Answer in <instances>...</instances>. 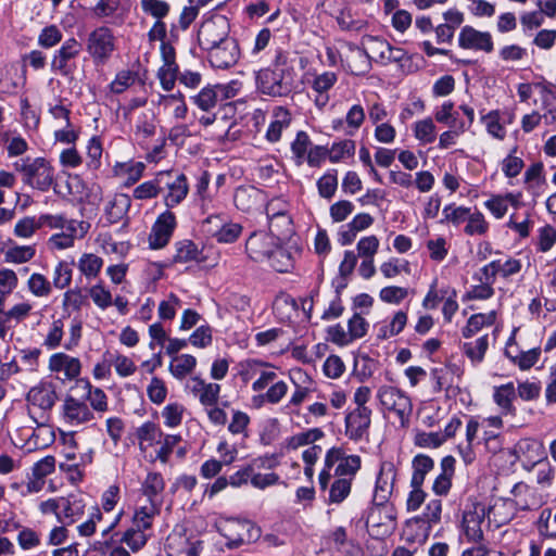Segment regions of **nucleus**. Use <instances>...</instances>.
Returning a JSON list of instances; mask_svg holds the SVG:
<instances>
[{
  "label": "nucleus",
  "instance_id": "nucleus-1",
  "mask_svg": "<svg viewBox=\"0 0 556 556\" xmlns=\"http://www.w3.org/2000/svg\"><path fill=\"white\" fill-rule=\"evenodd\" d=\"M294 81V68L288 55L278 51L273 64L255 74L256 88L269 97H285L291 93Z\"/></svg>",
  "mask_w": 556,
  "mask_h": 556
},
{
  "label": "nucleus",
  "instance_id": "nucleus-2",
  "mask_svg": "<svg viewBox=\"0 0 556 556\" xmlns=\"http://www.w3.org/2000/svg\"><path fill=\"white\" fill-rule=\"evenodd\" d=\"M380 410L386 418L400 428H407L413 413V403L406 392L392 386H381L376 394Z\"/></svg>",
  "mask_w": 556,
  "mask_h": 556
},
{
  "label": "nucleus",
  "instance_id": "nucleus-3",
  "mask_svg": "<svg viewBox=\"0 0 556 556\" xmlns=\"http://www.w3.org/2000/svg\"><path fill=\"white\" fill-rule=\"evenodd\" d=\"M56 401L58 393L52 382L41 381L29 389L26 394L27 412L37 426L50 422Z\"/></svg>",
  "mask_w": 556,
  "mask_h": 556
},
{
  "label": "nucleus",
  "instance_id": "nucleus-4",
  "mask_svg": "<svg viewBox=\"0 0 556 556\" xmlns=\"http://www.w3.org/2000/svg\"><path fill=\"white\" fill-rule=\"evenodd\" d=\"M13 165L22 175L24 185L33 189L45 192L54 184V168L45 157H24Z\"/></svg>",
  "mask_w": 556,
  "mask_h": 556
},
{
  "label": "nucleus",
  "instance_id": "nucleus-5",
  "mask_svg": "<svg viewBox=\"0 0 556 556\" xmlns=\"http://www.w3.org/2000/svg\"><path fill=\"white\" fill-rule=\"evenodd\" d=\"M334 469L336 476L353 477L361 468V457L358 455H346L341 447H331L325 456L324 469L319 473L318 482L323 490L328 486L331 478V468Z\"/></svg>",
  "mask_w": 556,
  "mask_h": 556
},
{
  "label": "nucleus",
  "instance_id": "nucleus-6",
  "mask_svg": "<svg viewBox=\"0 0 556 556\" xmlns=\"http://www.w3.org/2000/svg\"><path fill=\"white\" fill-rule=\"evenodd\" d=\"M116 49L113 30L106 26L94 28L87 38L86 51L96 65H104Z\"/></svg>",
  "mask_w": 556,
  "mask_h": 556
},
{
  "label": "nucleus",
  "instance_id": "nucleus-7",
  "mask_svg": "<svg viewBox=\"0 0 556 556\" xmlns=\"http://www.w3.org/2000/svg\"><path fill=\"white\" fill-rule=\"evenodd\" d=\"M230 23L220 14H214L204 20L198 31V41L203 50L213 48L230 37Z\"/></svg>",
  "mask_w": 556,
  "mask_h": 556
},
{
  "label": "nucleus",
  "instance_id": "nucleus-8",
  "mask_svg": "<svg viewBox=\"0 0 556 556\" xmlns=\"http://www.w3.org/2000/svg\"><path fill=\"white\" fill-rule=\"evenodd\" d=\"M366 526L374 535H390L396 528V509L389 503H374Z\"/></svg>",
  "mask_w": 556,
  "mask_h": 556
},
{
  "label": "nucleus",
  "instance_id": "nucleus-9",
  "mask_svg": "<svg viewBox=\"0 0 556 556\" xmlns=\"http://www.w3.org/2000/svg\"><path fill=\"white\" fill-rule=\"evenodd\" d=\"M80 51V42L74 37L67 38L54 52L51 60V71L63 77L73 75L76 70L75 60Z\"/></svg>",
  "mask_w": 556,
  "mask_h": 556
},
{
  "label": "nucleus",
  "instance_id": "nucleus-10",
  "mask_svg": "<svg viewBox=\"0 0 556 556\" xmlns=\"http://www.w3.org/2000/svg\"><path fill=\"white\" fill-rule=\"evenodd\" d=\"M48 370L63 382L73 381L81 374V362L78 357L56 352L49 357Z\"/></svg>",
  "mask_w": 556,
  "mask_h": 556
},
{
  "label": "nucleus",
  "instance_id": "nucleus-11",
  "mask_svg": "<svg viewBox=\"0 0 556 556\" xmlns=\"http://www.w3.org/2000/svg\"><path fill=\"white\" fill-rule=\"evenodd\" d=\"M339 56L344 68L353 75H365L371 68L370 56L364 48L344 43Z\"/></svg>",
  "mask_w": 556,
  "mask_h": 556
},
{
  "label": "nucleus",
  "instance_id": "nucleus-12",
  "mask_svg": "<svg viewBox=\"0 0 556 556\" xmlns=\"http://www.w3.org/2000/svg\"><path fill=\"white\" fill-rule=\"evenodd\" d=\"M162 191L166 189L164 195V204L167 207H175L188 194L187 178L184 174H173L170 172H162Z\"/></svg>",
  "mask_w": 556,
  "mask_h": 556
},
{
  "label": "nucleus",
  "instance_id": "nucleus-13",
  "mask_svg": "<svg viewBox=\"0 0 556 556\" xmlns=\"http://www.w3.org/2000/svg\"><path fill=\"white\" fill-rule=\"evenodd\" d=\"M176 216L170 211L159 215L149 235V245L157 250L164 248L170 240L176 228Z\"/></svg>",
  "mask_w": 556,
  "mask_h": 556
},
{
  "label": "nucleus",
  "instance_id": "nucleus-14",
  "mask_svg": "<svg viewBox=\"0 0 556 556\" xmlns=\"http://www.w3.org/2000/svg\"><path fill=\"white\" fill-rule=\"evenodd\" d=\"M62 419L72 427H78L93 420V413L89 406L72 395H67L61 406Z\"/></svg>",
  "mask_w": 556,
  "mask_h": 556
},
{
  "label": "nucleus",
  "instance_id": "nucleus-15",
  "mask_svg": "<svg viewBox=\"0 0 556 556\" xmlns=\"http://www.w3.org/2000/svg\"><path fill=\"white\" fill-rule=\"evenodd\" d=\"M208 61L216 68H228L235 65L240 58V49L235 38L215 45L206 49Z\"/></svg>",
  "mask_w": 556,
  "mask_h": 556
},
{
  "label": "nucleus",
  "instance_id": "nucleus-16",
  "mask_svg": "<svg viewBox=\"0 0 556 556\" xmlns=\"http://www.w3.org/2000/svg\"><path fill=\"white\" fill-rule=\"evenodd\" d=\"M90 224L84 220L71 223L67 229L53 233L47 241L51 251H62L74 247L76 239L84 238L89 231Z\"/></svg>",
  "mask_w": 556,
  "mask_h": 556
},
{
  "label": "nucleus",
  "instance_id": "nucleus-17",
  "mask_svg": "<svg viewBox=\"0 0 556 556\" xmlns=\"http://www.w3.org/2000/svg\"><path fill=\"white\" fill-rule=\"evenodd\" d=\"M277 239L264 231L253 232L245 242L248 256L257 263H263L270 257L275 251Z\"/></svg>",
  "mask_w": 556,
  "mask_h": 556
},
{
  "label": "nucleus",
  "instance_id": "nucleus-18",
  "mask_svg": "<svg viewBox=\"0 0 556 556\" xmlns=\"http://www.w3.org/2000/svg\"><path fill=\"white\" fill-rule=\"evenodd\" d=\"M515 454L527 470H532L534 466L546 459L543 443L531 438L519 440L515 446Z\"/></svg>",
  "mask_w": 556,
  "mask_h": 556
},
{
  "label": "nucleus",
  "instance_id": "nucleus-19",
  "mask_svg": "<svg viewBox=\"0 0 556 556\" xmlns=\"http://www.w3.org/2000/svg\"><path fill=\"white\" fill-rule=\"evenodd\" d=\"M371 414L370 408L350 410L344 418L345 435L353 441H359L367 437L371 425Z\"/></svg>",
  "mask_w": 556,
  "mask_h": 556
},
{
  "label": "nucleus",
  "instance_id": "nucleus-20",
  "mask_svg": "<svg viewBox=\"0 0 556 556\" xmlns=\"http://www.w3.org/2000/svg\"><path fill=\"white\" fill-rule=\"evenodd\" d=\"M219 533L227 540L226 546L228 548H237L241 546L247 540H251L252 535L249 533L253 526L249 521L238 519H227L217 525Z\"/></svg>",
  "mask_w": 556,
  "mask_h": 556
},
{
  "label": "nucleus",
  "instance_id": "nucleus-21",
  "mask_svg": "<svg viewBox=\"0 0 556 556\" xmlns=\"http://www.w3.org/2000/svg\"><path fill=\"white\" fill-rule=\"evenodd\" d=\"M486 509L483 505H473L472 509L466 510L463 515L462 528L469 543H480L483 540L482 523Z\"/></svg>",
  "mask_w": 556,
  "mask_h": 556
},
{
  "label": "nucleus",
  "instance_id": "nucleus-22",
  "mask_svg": "<svg viewBox=\"0 0 556 556\" xmlns=\"http://www.w3.org/2000/svg\"><path fill=\"white\" fill-rule=\"evenodd\" d=\"M472 280L476 283L470 286L466 291L463 296L464 301L488 300L494 295L493 285L495 280L493 278V271L485 269L483 266L473 274Z\"/></svg>",
  "mask_w": 556,
  "mask_h": 556
},
{
  "label": "nucleus",
  "instance_id": "nucleus-23",
  "mask_svg": "<svg viewBox=\"0 0 556 556\" xmlns=\"http://www.w3.org/2000/svg\"><path fill=\"white\" fill-rule=\"evenodd\" d=\"M458 45L463 49L483 51L490 53L493 51L492 36L488 31H480L471 26H464L459 33Z\"/></svg>",
  "mask_w": 556,
  "mask_h": 556
},
{
  "label": "nucleus",
  "instance_id": "nucleus-24",
  "mask_svg": "<svg viewBox=\"0 0 556 556\" xmlns=\"http://www.w3.org/2000/svg\"><path fill=\"white\" fill-rule=\"evenodd\" d=\"M186 389L204 406L216 405L220 392L218 383L205 382L200 377H191L186 383Z\"/></svg>",
  "mask_w": 556,
  "mask_h": 556
},
{
  "label": "nucleus",
  "instance_id": "nucleus-25",
  "mask_svg": "<svg viewBox=\"0 0 556 556\" xmlns=\"http://www.w3.org/2000/svg\"><path fill=\"white\" fill-rule=\"evenodd\" d=\"M86 506V498L80 493H71L67 496H61L59 522L64 525L76 522L83 517Z\"/></svg>",
  "mask_w": 556,
  "mask_h": 556
},
{
  "label": "nucleus",
  "instance_id": "nucleus-26",
  "mask_svg": "<svg viewBox=\"0 0 556 556\" xmlns=\"http://www.w3.org/2000/svg\"><path fill=\"white\" fill-rule=\"evenodd\" d=\"M265 194L253 186L238 187L233 194L236 207L242 212H252L260 208L265 202Z\"/></svg>",
  "mask_w": 556,
  "mask_h": 556
},
{
  "label": "nucleus",
  "instance_id": "nucleus-27",
  "mask_svg": "<svg viewBox=\"0 0 556 556\" xmlns=\"http://www.w3.org/2000/svg\"><path fill=\"white\" fill-rule=\"evenodd\" d=\"M299 253V249L282 247L280 241H277L275 251L270 253V257L265 262L278 273H289L294 268L295 258Z\"/></svg>",
  "mask_w": 556,
  "mask_h": 556
},
{
  "label": "nucleus",
  "instance_id": "nucleus-28",
  "mask_svg": "<svg viewBox=\"0 0 556 556\" xmlns=\"http://www.w3.org/2000/svg\"><path fill=\"white\" fill-rule=\"evenodd\" d=\"M394 478V465L392 463H382L376 481L374 503H388L387 501L393 490Z\"/></svg>",
  "mask_w": 556,
  "mask_h": 556
},
{
  "label": "nucleus",
  "instance_id": "nucleus-29",
  "mask_svg": "<svg viewBox=\"0 0 556 556\" xmlns=\"http://www.w3.org/2000/svg\"><path fill=\"white\" fill-rule=\"evenodd\" d=\"M294 390L289 400V406H300L313 391L312 378L302 369H293L290 372Z\"/></svg>",
  "mask_w": 556,
  "mask_h": 556
},
{
  "label": "nucleus",
  "instance_id": "nucleus-30",
  "mask_svg": "<svg viewBox=\"0 0 556 556\" xmlns=\"http://www.w3.org/2000/svg\"><path fill=\"white\" fill-rule=\"evenodd\" d=\"M374 224V217L368 213L355 215L350 223L339 231L338 240L342 245L351 244L358 232L368 229Z\"/></svg>",
  "mask_w": 556,
  "mask_h": 556
},
{
  "label": "nucleus",
  "instance_id": "nucleus-31",
  "mask_svg": "<svg viewBox=\"0 0 556 556\" xmlns=\"http://www.w3.org/2000/svg\"><path fill=\"white\" fill-rule=\"evenodd\" d=\"M431 529L427 521L415 517L406 521L402 539L408 544L421 545L428 540Z\"/></svg>",
  "mask_w": 556,
  "mask_h": 556
},
{
  "label": "nucleus",
  "instance_id": "nucleus-32",
  "mask_svg": "<svg viewBox=\"0 0 556 556\" xmlns=\"http://www.w3.org/2000/svg\"><path fill=\"white\" fill-rule=\"evenodd\" d=\"M516 397V388L508 382L494 388L493 401L498 406L502 415H516V407L513 402Z\"/></svg>",
  "mask_w": 556,
  "mask_h": 556
},
{
  "label": "nucleus",
  "instance_id": "nucleus-33",
  "mask_svg": "<svg viewBox=\"0 0 556 556\" xmlns=\"http://www.w3.org/2000/svg\"><path fill=\"white\" fill-rule=\"evenodd\" d=\"M441 473L435 478L432 484V491L437 495H446L452 486V478L455 472V458L445 456L441 460Z\"/></svg>",
  "mask_w": 556,
  "mask_h": 556
},
{
  "label": "nucleus",
  "instance_id": "nucleus-34",
  "mask_svg": "<svg viewBox=\"0 0 556 556\" xmlns=\"http://www.w3.org/2000/svg\"><path fill=\"white\" fill-rule=\"evenodd\" d=\"M162 502H144L138 504L134 517L132 523L138 529L148 530L152 527L154 518L161 511Z\"/></svg>",
  "mask_w": 556,
  "mask_h": 556
},
{
  "label": "nucleus",
  "instance_id": "nucleus-35",
  "mask_svg": "<svg viewBox=\"0 0 556 556\" xmlns=\"http://www.w3.org/2000/svg\"><path fill=\"white\" fill-rule=\"evenodd\" d=\"M176 263H204L206 257L203 251L190 240H181L175 243V254L173 256Z\"/></svg>",
  "mask_w": 556,
  "mask_h": 556
},
{
  "label": "nucleus",
  "instance_id": "nucleus-36",
  "mask_svg": "<svg viewBox=\"0 0 556 556\" xmlns=\"http://www.w3.org/2000/svg\"><path fill=\"white\" fill-rule=\"evenodd\" d=\"M130 197L125 193L114 194L105 205V215L110 223L122 220L129 211Z\"/></svg>",
  "mask_w": 556,
  "mask_h": 556
},
{
  "label": "nucleus",
  "instance_id": "nucleus-37",
  "mask_svg": "<svg viewBox=\"0 0 556 556\" xmlns=\"http://www.w3.org/2000/svg\"><path fill=\"white\" fill-rule=\"evenodd\" d=\"M497 318L496 311H490L489 313H477L471 315L466 326L462 329L464 338H472L476 333L482 330L484 327H491L495 324Z\"/></svg>",
  "mask_w": 556,
  "mask_h": 556
},
{
  "label": "nucleus",
  "instance_id": "nucleus-38",
  "mask_svg": "<svg viewBox=\"0 0 556 556\" xmlns=\"http://www.w3.org/2000/svg\"><path fill=\"white\" fill-rule=\"evenodd\" d=\"M290 112L282 106L276 108L273 113V121L270 122L266 132V138L270 142H277L280 139L283 129H287L290 126Z\"/></svg>",
  "mask_w": 556,
  "mask_h": 556
},
{
  "label": "nucleus",
  "instance_id": "nucleus-39",
  "mask_svg": "<svg viewBox=\"0 0 556 556\" xmlns=\"http://www.w3.org/2000/svg\"><path fill=\"white\" fill-rule=\"evenodd\" d=\"M197 366V358L190 354L175 355L168 366L173 377L182 380L191 375Z\"/></svg>",
  "mask_w": 556,
  "mask_h": 556
},
{
  "label": "nucleus",
  "instance_id": "nucleus-40",
  "mask_svg": "<svg viewBox=\"0 0 556 556\" xmlns=\"http://www.w3.org/2000/svg\"><path fill=\"white\" fill-rule=\"evenodd\" d=\"M165 488V482L161 473L149 472L141 484V493L146 497V502H161L159 496Z\"/></svg>",
  "mask_w": 556,
  "mask_h": 556
},
{
  "label": "nucleus",
  "instance_id": "nucleus-41",
  "mask_svg": "<svg viewBox=\"0 0 556 556\" xmlns=\"http://www.w3.org/2000/svg\"><path fill=\"white\" fill-rule=\"evenodd\" d=\"M413 475L410 485L422 486L425 478L434 467V460L425 454H418L412 462Z\"/></svg>",
  "mask_w": 556,
  "mask_h": 556
},
{
  "label": "nucleus",
  "instance_id": "nucleus-42",
  "mask_svg": "<svg viewBox=\"0 0 556 556\" xmlns=\"http://www.w3.org/2000/svg\"><path fill=\"white\" fill-rule=\"evenodd\" d=\"M489 349V336L484 334L475 341L465 342L463 352L469 358L473 366L481 364Z\"/></svg>",
  "mask_w": 556,
  "mask_h": 556
},
{
  "label": "nucleus",
  "instance_id": "nucleus-43",
  "mask_svg": "<svg viewBox=\"0 0 556 556\" xmlns=\"http://www.w3.org/2000/svg\"><path fill=\"white\" fill-rule=\"evenodd\" d=\"M104 356L106 362L114 367L116 374L121 378H127L134 375L137 369L135 362L124 354L118 352H106Z\"/></svg>",
  "mask_w": 556,
  "mask_h": 556
},
{
  "label": "nucleus",
  "instance_id": "nucleus-44",
  "mask_svg": "<svg viewBox=\"0 0 556 556\" xmlns=\"http://www.w3.org/2000/svg\"><path fill=\"white\" fill-rule=\"evenodd\" d=\"M364 49L370 56V61L375 60L381 64H387V55L390 43L378 37L368 36L363 40Z\"/></svg>",
  "mask_w": 556,
  "mask_h": 556
},
{
  "label": "nucleus",
  "instance_id": "nucleus-45",
  "mask_svg": "<svg viewBox=\"0 0 556 556\" xmlns=\"http://www.w3.org/2000/svg\"><path fill=\"white\" fill-rule=\"evenodd\" d=\"M103 260L94 253H83L77 262V268L87 279H94L101 271Z\"/></svg>",
  "mask_w": 556,
  "mask_h": 556
},
{
  "label": "nucleus",
  "instance_id": "nucleus-46",
  "mask_svg": "<svg viewBox=\"0 0 556 556\" xmlns=\"http://www.w3.org/2000/svg\"><path fill=\"white\" fill-rule=\"evenodd\" d=\"M36 255L35 245H18L9 243V248L4 251V260L7 263L24 264L31 261Z\"/></svg>",
  "mask_w": 556,
  "mask_h": 556
},
{
  "label": "nucleus",
  "instance_id": "nucleus-47",
  "mask_svg": "<svg viewBox=\"0 0 556 556\" xmlns=\"http://www.w3.org/2000/svg\"><path fill=\"white\" fill-rule=\"evenodd\" d=\"M159 104L177 119H184L188 112L181 93L162 96Z\"/></svg>",
  "mask_w": 556,
  "mask_h": 556
},
{
  "label": "nucleus",
  "instance_id": "nucleus-48",
  "mask_svg": "<svg viewBox=\"0 0 556 556\" xmlns=\"http://www.w3.org/2000/svg\"><path fill=\"white\" fill-rule=\"evenodd\" d=\"M505 355L516 365L520 370L531 369L541 357V349L533 348L528 351H521L518 354H513L509 350L505 351Z\"/></svg>",
  "mask_w": 556,
  "mask_h": 556
},
{
  "label": "nucleus",
  "instance_id": "nucleus-49",
  "mask_svg": "<svg viewBox=\"0 0 556 556\" xmlns=\"http://www.w3.org/2000/svg\"><path fill=\"white\" fill-rule=\"evenodd\" d=\"M407 324V314L403 311L396 312L389 323L381 325L377 337L381 340L399 334Z\"/></svg>",
  "mask_w": 556,
  "mask_h": 556
},
{
  "label": "nucleus",
  "instance_id": "nucleus-50",
  "mask_svg": "<svg viewBox=\"0 0 556 556\" xmlns=\"http://www.w3.org/2000/svg\"><path fill=\"white\" fill-rule=\"evenodd\" d=\"M277 379L278 368L270 363L264 362L251 388L254 392H261L267 389Z\"/></svg>",
  "mask_w": 556,
  "mask_h": 556
},
{
  "label": "nucleus",
  "instance_id": "nucleus-51",
  "mask_svg": "<svg viewBox=\"0 0 556 556\" xmlns=\"http://www.w3.org/2000/svg\"><path fill=\"white\" fill-rule=\"evenodd\" d=\"M144 164L141 162L136 163H121L115 165L114 173L116 176H125L124 185L130 187L136 184L143 174Z\"/></svg>",
  "mask_w": 556,
  "mask_h": 556
},
{
  "label": "nucleus",
  "instance_id": "nucleus-52",
  "mask_svg": "<svg viewBox=\"0 0 556 556\" xmlns=\"http://www.w3.org/2000/svg\"><path fill=\"white\" fill-rule=\"evenodd\" d=\"M514 503L509 500H497L488 510L489 518L497 525L507 523L513 517Z\"/></svg>",
  "mask_w": 556,
  "mask_h": 556
},
{
  "label": "nucleus",
  "instance_id": "nucleus-53",
  "mask_svg": "<svg viewBox=\"0 0 556 556\" xmlns=\"http://www.w3.org/2000/svg\"><path fill=\"white\" fill-rule=\"evenodd\" d=\"M484 268L490 269V271H493V278L495 280L497 274L507 278L519 273L521 269V263L519 260L509 257L504 262L502 260L492 261L489 264L484 265Z\"/></svg>",
  "mask_w": 556,
  "mask_h": 556
},
{
  "label": "nucleus",
  "instance_id": "nucleus-54",
  "mask_svg": "<svg viewBox=\"0 0 556 556\" xmlns=\"http://www.w3.org/2000/svg\"><path fill=\"white\" fill-rule=\"evenodd\" d=\"M162 435V431L152 422H146L137 430V437L141 450H147L153 444L160 443Z\"/></svg>",
  "mask_w": 556,
  "mask_h": 556
},
{
  "label": "nucleus",
  "instance_id": "nucleus-55",
  "mask_svg": "<svg viewBox=\"0 0 556 556\" xmlns=\"http://www.w3.org/2000/svg\"><path fill=\"white\" fill-rule=\"evenodd\" d=\"M27 289L36 298H48L52 292V285L45 275L33 273L27 280Z\"/></svg>",
  "mask_w": 556,
  "mask_h": 556
},
{
  "label": "nucleus",
  "instance_id": "nucleus-56",
  "mask_svg": "<svg viewBox=\"0 0 556 556\" xmlns=\"http://www.w3.org/2000/svg\"><path fill=\"white\" fill-rule=\"evenodd\" d=\"M270 236H274L278 241L289 237L292 231V219L290 215H280L268 218Z\"/></svg>",
  "mask_w": 556,
  "mask_h": 556
},
{
  "label": "nucleus",
  "instance_id": "nucleus-57",
  "mask_svg": "<svg viewBox=\"0 0 556 556\" xmlns=\"http://www.w3.org/2000/svg\"><path fill=\"white\" fill-rule=\"evenodd\" d=\"M324 437V432L319 428L308 429L306 431L296 433L287 440V447L289 450H298L299 447L314 444L316 441Z\"/></svg>",
  "mask_w": 556,
  "mask_h": 556
},
{
  "label": "nucleus",
  "instance_id": "nucleus-58",
  "mask_svg": "<svg viewBox=\"0 0 556 556\" xmlns=\"http://www.w3.org/2000/svg\"><path fill=\"white\" fill-rule=\"evenodd\" d=\"M355 141L351 139L334 142L328 150L329 161L331 163H339L345 159L352 157L355 153Z\"/></svg>",
  "mask_w": 556,
  "mask_h": 556
},
{
  "label": "nucleus",
  "instance_id": "nucleus-59",
  "mask_svg": "<svg viewBox=\"0 0 556 556\" xmlns=\"http://www.w3.org/2000/svg\"><path fill=\"white\" fill-rule=\"evenodd\" d=\"M162 191V176L159 173L154 179L144 181L134 189V198L137 200H149L156 198Z\"/></svg>",
  "mask_w": 556,
  "mask_h": 556
},
{
  "label": "nucleus",
  "instance_id": "nucleus-60",
  "mask_svg": "<svg viewBox=\"0 0 556 556\" xmlns=\"http://www.w3.org/2000/svg\"><path fill=\"white\" fill-rule=\"evenodd\" d=\"M72 277L71 264L66 261H60L53 269L51 285L59 290H63L72 283Z\"/></svg>",
  "mask_w": 556,
  "mask_h": 556
},
{
  "label": "nucleus",
  "instance_id": "nucleus-61",
  "mask_svg": "<svg viewBox=\"0 0 556 556\" xmlns=\"http://www.w3.org/2000/svg\"><path fill=\"white\" fill-rule=\"evenodd\" d=\"M218 90L215 86H206L192 97L193 103L202 111H210L216 106L218 100Z\"/></svg>",
  "mask_w": 556,
  "mask_h": 556
},
{
  "label": "nucleus",
  "instance_id": "nucleus-62",
  "mask_svg": "<svg viewBox=\"0 0 556 556\" xmlns=\"http://www.w3.org/2000/svg\"><path fill=\"white\" fill-rule=\"evenodd\" d=\"M414 135L422 144L431 143L435 140V125L431 118L418 121L414 125Z\"/></svg>",
  "mask_w": 556,
  "mask_h": 556
},
{
  "label": "nucleus",
  "instance_id": "nucleus-63",
  "mask_svg": "<svg viewBox=\"0 0 556 556\" xmlns=\"http://www.w3.org/2000/svg\"><path fill=\"white\" fill-rule=\"evenodd\" d=\"M263 363V361L256 358H249L238 363L237 374L241 381L244 383L251 380L254 381Z\"/></svg>",
  "mask_w": 556,
  "mask_h": 556
},
{
  "label": "nucleus",
  "instance_id": "nucleus-64",
  "mask_svg": "<svg viewBox=\"0 0 556 556\" xmlns=\"http://www.w3.org/2000/svg\"><path fill=\"white\" fill-rule=\"evenodd\" d=\"M380 247V241L375 235L362 237L356 243L357 257L375 258Z\"/></svg>",
  "mask_w": 556,
  "mask_h": 556
}]
</instances>
